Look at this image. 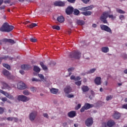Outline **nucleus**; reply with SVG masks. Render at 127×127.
<instances>
[{"instance_id": "4468645a", "label": "nucleus", "mask_w": 127, "mask_h": 127, "mask_svg": "<svg viewBox=\"0 0 127 127\" xmlns=\"http://www.w3.org/2000/svg\"><path fill=\"white\" fill-rule=\"evenodd\" d=\"M1 41L2 42H5V43H6V42H8L9 43H11V44H14V43H15V42H14V40L11 39L4 38V39H3L1 40Z\"/></svg>"}, {"instance_id": "774afa93", "label": "nucleus", "mask_w": 127, "mask_h": 127, "mask_svg": "<svg viewBox=\"0 0 127 127\" xmlns=\"http://www.w3.org/2000/svg\"><path fill=\"white\" fill-rule=\"evenodd\" d=\"M35 89H36L35 87H32L31 88V91H32L33 92H34V91H35Z\"/></svg>"}, {"instance_id": "79ce46f5", "label": "nucleus", "mask_w": 127, "mask_h": 127, "mask_svg": "<svg viewBox=\"0 0 127 127\" xmlns=\"http://www.w3.org/2000/svg\"><path fill=\"white\" fill-rule=\"evenodd\" d=\"M95 71H96V68H92L88 71V74H92V73H94Z\"/></svg>"}, {"instance_id": "bb28decb", "label": "nucleus", "mask_w": 127, "mask_h": 127, "mask_svg": "<svg viewBox=\"0 0 127 127\" xmlns=\"http://www.w3.org/2000/svg\"><path fill=\"white\" fill-rule=\"evenodd\" d=\"M101 51L103 52L104 53H108L109 52V47H103L101 49Z\"/></svg>"}, {"instance_id": "9d476101", "label": "nucleus", "mask_w": 127, "mask_h": 127, "mask_svg": "<svg viewBox=\"0 0 127 127\" xmlns=\"http://www.w3.org/2000/svg\"><path fill=\"white\" fill-rule=\"evenodd\" d=\"M17 88L19 90H24L26 89V85L22 81H20L17 84Z\"/></svg>"}, {"instance_id": "ddd939ff", "label": "nucleus", "mask_w": 127, "mask_h": 127, "mask_svg": "<svg viewBox=\"0 0 127 127\" xmlns=\"http://www.w3.org/2000/svg\"><path fill=\"white\" fill-rule=\"evenodd\" d=\"M2 73L4 76H6L8 79H11V74L7 70L4 69Z\"/></svg>"}, {"instance_id": "c9c22d12", "label": "nucleus", "mask_w": 127, "mask_h": 127, "mask_svg": "<svg viewBox=\"0 0 127 127\" xmlns=\"http://www.w3.org/2000/svg\"><path fill=\"white\" fill-rule=\"evenodd\" d=\"M79 13H80V11H79V10L77 9H75L74 10L73 14H74V15H79Z\"/></svg>"}, {"instance_id": "c756f323", "label": "nucleus", "mask_w": 127, "mask_h": 127, "mask_svg": "<svg viewBox=\"0 0 127 127\" xmlns=\"http://www.w3.org/2000/svg\"><path fill=\"white\" fill-rule=\"evenodd\" d=\"M34 71L37 73H39V72H40V68H39L38 66H34Z\"/></svg>"}, {"instance_id": "20e7f679", "label": "nucleus", "mask_w": 127, "mask_h": 127, "mask_svg": "<svg viewBox=\"0 0 127 127\" xmlns=\"http://www.w3.org/2000/svg\"><path fill=\"white\" fill-rule=\"evenodd\" d=\"M17 100L18 101H21V102H23L24 103H25L26 102H28V101L30 100V98L25 96V95H20L18 96Z\"/></svg>"}, {"instance_id": "dca6fc26", "label": "nucleus", "mask_w": 127, "mask_h": 127, "mask_svg": "<svg viewBox=\"0 0 127 127\" xmlns=\"http://www.w3.org/2000/svg\"><path fill=\"white\" fill-rule=\"evenodd\" d=\"M64 92L65 94H69L72 92V88L70 86H67L64 88Z\"/></svg>"}, {"instance_id": "49530a36", "label": "nucleus", "mask_w": 127, "mask_h": 127, "mask_svg": "<svg viewBox=\"0 0 127 127\" xmlns=\"http://www.w3.org/2000/svg\"><path fill=\"white\" fill-rule=\"evenodd\" d=\"M6 120L9 122H12V121H13V117H8Z\"/></svg>"}, {"instance_id": "f257e3e1", "label": "nucleus", "mask_w": 127, "mask_h": 127, "mask_svg": "<svg viewBox=\"0 0 127 127\" xmlns=\"http://www.w3.org/2000/svg\"><path fill=\"white\" fill-rule=\"evenodd\" d=\"M109 17L114 20V19H116V16H114L113 15H109L108 11L103 12L102 14L100 17V20L103 22V23H108V20L107 18Z\"/></svg>"}, {"instance_id": "1a4fd4ad", "label": "nucleus", "mask_w": 127, "mask_h": 127, "mask_svg": "<svg viewBox=\"0 0 127 127\" xmlns=\"http://www.w3.org/2000/svg\"><path fill=\"white\" fill-rule=\"evenodd\" d=\"M94 8V5H91L90 6L81 7L79 8V10H81V11H87L88 10H92Z\"/></svg>"}, {"instance_id": "cd10ccee", "label": "nucleus", "mask_w": 127, "mask_h": 127, "mask_svg": "<svg viewBox=\"0 0 127 127\" xmlns=\"http://www.w3.org/2000/svg\"><path fill=\"white\" fill-rule=\"evenodd\" d=\"M76 24L78 25H84V24H85V21L83 20H77L76 21Z\"/></svg>"}, {"instance_id": "f3484780", "label": "nucleus", "mask_w": 127, "mask_h": 127, "mask_svg": "<svg viewBox=\"0 0 127 127\" xmlns=\"http://www.w3.org/2000/svg\"><path fill=\"white\" fill-rule=\"evenodd\" d=\"M67 116L69 118H72L76 117V111H70L68 114Z\"/></svg>"}, {"instance_id": "680f3d73", "label": "nucleus", "mask_w": 127, "mask_h": 127, "mask_svg": "<svg viewBox=\"0 0 127 127\" xmlns=\"http://www.w3.org/2000/svg\"><path fill=\"white\" fill-rule=\"evenodd\" d=\"M68 123L67 122H64L63 124V126L64 127H67Z\"/></svg>"}, {"instance_id": "0e129e2a", "label": "nucleus", "mask_w": 127, "mask_h": 127, "mask_svg": "<svg viewBox=\"0 0 127 127\" xmlns=\"http://www.w3.org/2000/svg\"><path fill=\"white\" fill-rule=\"evenodd\" d=\"M5 8V5H2L0 6V10H1V9H4Z\"/></svg>"}, {"instance_id": "b1692460", "label": "nucleus", "mask_w": 127, "mask_h": 127, "mask_svg": "<svg viewBox=\"0 0 127 127\" xmlns=\"http://www.w3.org/2000/svg\"><path fill=\"white\" fill-rule=\"evenodd\" d=\"M59 91V90L57 88H52L50 89L51 93H52V94H54L55 95H57Z\"/></svg>"}, {"instance_id": "338daca9", "label": "nucleus", "mask_w": 127, "mask_h": 127, "mask_svg": "<svg viewBox=\"0 0 127 127\" xmlns=\"http://www.w3.org/2000/svg\"><path fill=\"white\" fill-rule=\"evenodd\" d=\"M19 73H20V74H21L22 75H24V71L23 70H19Z\"/></svg>"}, {"instance_id": "0eeeda50", "label": "nucleus", "mask_w": 127, "mask_h": 127, "mask_svg": "<svg viewBox=\"0 0 127 127\" xmlns=\"http://www.w3.org/2000/svg\"><path fill=\"white\" fill-rule=\"evenodd\" d=\"M94 123V121L93 120V118H89L86 120L85 122V126L86 127H91V126L93 125V124Z\"/></svg>"}, {"instance_id": "6ab92c4d", "label": "nucleus", "mask_w": 127, "mask_h": 127, "mask_svg": "<svg viewBox=\"0 0 127 127\" xmlns=\"http://www.w3.org/2000/svg\"><path fill=\"white\" fill-rule=\"evenodd\" d=\"M115 124L116 123H115V121H114V120H109L107 122V126L109 127H114V126H115Z\"/></svg>"}, {"instance_id": "7c9ffc66", "label": "nucleus", "mask_w": 127, "mask_h": 127, "mask_svg": "<svg viewBox=\"0 0 127 127\" xmlns=\"http://www.w3.org/2000/svg\"><path fill=\"white\" fill-rule=\"evenodd\" d=\"M38 76L41 79V81H46L44 78V75L42 74H38Z\"/></svg>"}, {"instance_id": "e2e57ef3", "label": "nucleus", "mask_w": 127, "mask_h": 127, "mask_svg": "<svg viewBox=\"0 0 127 127\" xmlns=\"http://www.w3.org/2000/svg\"><path fill=\"white\" fill-rule=\"evenodd\" d=\"M79 80H81V77H80V76H77L75 77V81H79Z\"/></svg>"}, {"instance_id": "f704fd0d", "label": "nucleus", "mask_w": 127, "mask_h": 127, "mask_svg": "<svg viewBox=\"0 0 127 127\" xmlns=\"http://www.w3.org/2000/svg\"><path fill=\"white\" fill-rule=\"evenodd\" d=\"M37 26V24L35 23H32L30 25H29V27L30 28H33V27H35Z\"/></svg>"}, {"instance_id": "4c0bfd02", "label": "nucleus", "mask_w": 127, "mask_h": 127, "mask_svg": "<svg viewBox=\"0 0 127 127\" xmlns=\"http://www.w3.org/2000/svg\"><path fill=\"white\" fill-rule=\"evenodd\" d=\"M53 29H56L57 30H60V26H53Z\"/></svg>"}, {"instance_id": "13d9d810", "label": "nucleus", "mask_w": 127, "mask_h": 127, "mask_svg": "<svg viewBox=\"0 0 127 127\" xmlns=\"http://www.w3.org/2000/svg\"><path fill=\"white\" fill-rule=\"evenodd\" d=\"M43 116H44V118H46L47 119H49L48 114H47V113H44L43 114Z\"/></svg>"}, {"instance_id": "7ed1b4c3", "label": "nucleus", "mask_w": 127, "mask_h": 127, "mask_svg": "<svg viewBox=\"0 0 127 127\" xmlns=\"http://www.w3.org/2000/svg\"><path fill=\"white\" fill-rule=\"evenodd\" d=\"M69 57L70 58H74V59H80V58H81V53L78 51H74L70 53Z\"/></svg>"}, {"instance_id": "a211bd4d", "label": "nucleus", "mask_w": 127, "mask_h": 127, "mask_svg": "<svg viewBox=\"0 0 127 127\" xmlns=\"http://www.w3.org/2000/svg\"><path fill=\"white\" fill-rule=\"evenodd\" d=\"M84 12H82L81 13L83 15H85V16H90V15H92L93 12L91 11H82Z\"/></svg>"}, {"instance_id": "aec40b11", "label": "nucleus", "mask_w": 127, "mask_h": 127, "mask_svg": "<svg viewBox=\"0 0 127 127\" xmlns=\"http://www.w3.org/2000/svg\"><path fill=\"white\" fill-rule=\"evenodd\" d=\"M114 119L116 120H119V118H121V114L118 112H115L114 115H113Z\"/></svg>"}, {"instance_id": "6e6d98bb", "label": "nucleus", "mask_w": 127, "mask_h": 127, "mask_svg": "<svg viewBox=\"0 0 127 127\" xmlns=\"http://www.w3.org/2000/svg\"><path fill=\"white\" fill-rule=\"evenodd\" d=\"M82 1H83V2H84V3L87 4L88 3V2H89V1H90V0H81Z\"/></svg>"}, {"instance_id": "052dcab7", "label": "nucleus", "mask_w": 127, "mask_h": 127, "mask_svg": "<svg viewBox=\"0 0 127 127\" xmlns=\"http://www.w3.org/2000/svg\"><path fill=\"white\" fill-rule=\"evenodd\" d=\"M75 79H76V77H75L74 75H71L70 76V79L71 80H75Z\"/></svg>"}, {"instance_id": "2f4dec72", "label": "nucleus", "mask_w": 127, "mask_h": 127, "mask_svg": "<svg viewBox=\"0 0 127 127\" xmlns=\"http://www.w3.org/2000/svg\"><path fill=\"white\" fill-rule=\"evenodd\" d=\"M3 67H4L7 70H10V65L6 64H3Z\"/></svg>"}, {"instance_id": "ea45409f", "label": "nucleus", "mask_w": 127, "mask_h": 127, "mask_svg": "<svg viewBox=\"0 0 127 127\" xmlns=\"http://www.w3.org/2000/svg\"><path fill=\"white\" fill-rule=\"evenodd\" d=\"M32 82H41L40 79H38L37 78H32Z\"/></svg>"}, {"instance_id": "72a5a7b5", "label": "nucleus", "mask_w": 127, "mask_h": 127, "mask_svg": "<svg viewBox=\"0 0 127 127\" xmlns=\"http://www.w3.org/2000/svg\"><path fill=\"white\" fill-rule=\"evenodd\" d=\"M23 94L25 95V96H29V95H30V92L27 90H25L23 91Z\"/></svg>"}, {"instance_id": "c03bdc74", "label": "nucleus", "mask_w": 127, "mask_h": 127, "mask_svg": "<svg viewBox=\"0 0 127 127\" xmlns=\"http://www.w3.org/2000/svg\"><path fill=\"white\" fill-rule=\"evenodd\" d=\"M4 113V109L2 107H0V114L2 115Z\"/></svg>"}, {"instance_id": "5701e85b", "label": "nucleus", "mask_w": 127, "mask_h": 127, "mask_svg": "<svg viewBox=\"0 0 127 127\" xmlns=\"http://www.w3.org/2000/svg\"><path fill=\"white\" fill-rule=\"evenodd\" d=\"M21 68L23 70H29V68H30V65L28 64H22L21 66Z\"/></svg>"}, {"instance_id": "4d7b16f0", "label": "nucleus", "mask_w": 127, "mask_h": 127, "mask_svg": "<svg viewBox=\"0 0 127 127\" xmlns=\"http://www.w3.org/2000/svg\"><path fill=\"white\" fill-rule=\"evenodd\" d=\"M1 101H2V102H6L7 101V98L5 97H3L1 98Z\"/></svg>"}, {"instance_id": "58836bf2", "label": "nucleus", "mask_w": 127, "mask_h": 127, "mask_svg": "<svg viewBox=\"0 0 127 127\" xmlns=\"http://www.w3.org/2000/svg\"><path fill=\"white\" fill-rule=\"evenodd\" d=\"M1 58L2 59V60H4L5 61L8 59V56H3Z\"/></svg>"}, {"instance_id": "09e8293b", "label": "nucleus", "mask_w": 127, "mask_h": 127, "mask_svg": "<svg viewBox=\"0 0 127 127\" xmlns=\"http://www.w3.org/2000/svg\"><path fill=\"white\" fill-rule=\"evenodd\" d=\"M119 18L121 20H124V19H125V16L124 15H121L119 16Z\"/></svg>"}, {"instance_id": "393cba45", "label": "nucleus", "mask_w": 127, "mask_h": 127, "mask_svg": "<svg viewBox=\"0 0 127 127\" xmlns=\"http://www.w3.org/2000/svg\"><path fill=\"white\" fill-rule=\"evenodd\" d=\"M57 20L59 22H60V23H62L65 21V19L63 16H60L57 18Z\"/></svg>"}, {"instance_id": "39448f33", "label": "nucleus", "mask_w": 127, "mask_h": 127, "mask_svg": "<svg viewBox=\"0 0 127 127\" xmlns=\"http://www.w3.org/2000/svg\"><path fill=\"white\" fill-rule=\"evenodd\" d=\"M100 28L101 30H104V31H106V32H109L111 34L113 33L111 28L106 25H100Z\"/></svg>"}, {"instance_id": "5fc2aeb1", "label": "nucleus", "mask_w": 127, "mask_h": 127, "mask_svg": "<svg viewBox=\"0 0 127 127\" xmlns=\"http://www.w3.org/2000/svg\"><path fill=\"white\" fill-rule=\"evenodd\" d=\"M67 1H68V2H70V3H74L76 0H67Z\"/></svg>"}, {"instance_id": "3c124183", "label": "nucleus", "mask_w": 127, "mask_h": 127, "mask_svg": "<svg viewBox=\"0 0 127 127\" xmlns=\"http://www.w3.org/2000/svg\"><path fill=\"white\" fill-rule=\"evenodd\" d=\"M13 121H14V123H17L18 122V119L13 117Z\"/></svg>"}, {"instance_id": "412c9836", "label": "nucleus", "mask_w": 127, "mask_h": 127, "mask_svg": "<svg viewBox=\"0 0 127 127\" xmlns=\"http://www.w3.org/2000/svg\"><path fill=\"white\" fill-rule=\"evenodd\" d=\"M81 90L84 93H86V92H89V87L88 86L83 85L81 87Z\"/></svg>"}, {"instance_id": "4be33fe9", "label": "nucleus", "mask_w": 127, "mask_h": 127, "mask_svg": "<svg viewBox=\"0 0 127 127\" xmlns=\"http://www.w3.org/2000/svg\"><path fill=\"white\" fill-rule=\"evenodd\" d=\"M1 85H2V89H10V87L9 86L8 84H7L5 82H2Z\"/></svg>"}, {"instance_id": "c85d7f7f", "label": "nucleus", "mask_w": 127, "mask_h": 127, "mask_svg": "<svg viewBox=\"0 0 127 127\" xmlns=\"http://www.w3.org/2000/svg\"><path fill=\"white\" fill-rule=\"evenodd\" d=\"M40 65H41V66L43 70H48V68L46 66V65L44 64L43 62H41L40 64Z\"/></svg>"}, {"instance_id": "a19ab883", "label": "nucleus", "mask_w": 127, "mask_h": 127, "mask_svg": "<svg viewBox=\"0 0 127 127\" xmlns=\"http://www.w3.org/2000/svg\"><path fill=\"white\" fill-rule=\"evenodd\" d=\"M30 41H31V42L35 43L37 41V39H36L34 38H31L30 39Z\"/></svg>"}, {"instance_id": "a878e982", "label": "nucleus", "mask_w": 127, "mask_h": 127, "mask_svg": "<svg viewBox=\"0 0 127 127\" xmlns=\"http://www.w3.org/2000/svg\"><path fill=\"white\" fill-rule=\"evenodd\" d=\"M84 106L86 110H89V109H91V108H93V105L92 104H90V103H85Z\"/></svg>"}, {"instance_id": "473e14b6", "label": "nucleus", "mask_w": 127, "mask_h": 127, "mask_svg": "<svg viewBox=\"0 0 127 127\" xmlns=\"http://www.w3.org/2000/svg\"><path fill=\"white\" fill-rule=\"evenodd\" d=\"M116 11L118 12V13L124 14L126 13V12L121 9L117 8Z\"/></svg>"}, {"instance_id": "864d4df0", "label": "nucleus", "mask_w": 127, "mask_h": 127, "mask_svg": "<svg viewBox=\"0 0 127 127\" xmlns=\"http://www.w3.org/2000/svg\"><path fill=\"white\" fill-rule=\"evenodd\" d=\"M67 98H74V95H73V94H68L67 95Z\"/></svg>"}, {"instance_id": "6e6552de", "label": "nucleus", "mask_w": 127, "mask_h": 127, "mask_svg": "<svg viewBox=\"0 0 127 127\" xmlns=\"http://www.w3.org/2000/svg\"><path fill=\"white\" fill-rule=\"evenodd\" d=\"M36 117H37V112H33L29 115V118L31 122H33V121L35 120Z\"/></svg>"}, {"instance_id": "e433bc0d", "label": "nucleus", "mask_w": 127, "mask_h": 127, "mask_svg": "<svg viewBox=\"0 0 127 127\" xmlns=\"http://www.w3.org/2000/svg\"><path fill=\"white\" fill-rule=\"evenodd\" d=\"M113 96L112 95H109L106 97V101H110L113 99Z\"/></svg>"}, {"instance_id": "bf43d9fd", "label": "nucleus", "mask_w": 127, "mask_h": 127, "mask_svg": "<svg viewBox=\"0 0 127 127\" xmlns=\"http://www.w3.org/2000/svg\"><path fill=\"white\" fill-rule=\"evenodd\" d=\"M107 126H108V123H102V127H107Z\"/></svg>"}, {"instance_id": "f03ea898", "label": "nucleus", "mask_w": 127, "mask_h": 127, "mask_svg": "<svg viewBox=\"0 0 127 127\" xmlns=\"http://www.w3.org/2000/svg\"><path fill=\"white\" fill-rule=\"evenodd\" d=\"M13 28H14V27L12 25H9L8 23H4L0 28V31L1 32H10Z\"/></svg>"}, {"instance_id": "69168bd1", "label": "nucleus", "mask_w": 127, "mask_h": 127, "mask_svg": "<svg viewBox=\"0 0 127 127\" xmlns=\"http://www.w3.org/2000/svg\"><path fill=\"white\" fill-rule=\"evenodd\" d=\"M4 3H10V0H6L4 1Z\"/></svg>"}, {"instance_id": "de8ad7c7", "label": "nucleus", "mask_w": 127, "mask_h": 127, "mask_svg": "<svg viewBox=\"0 0 127 127\" xmlns=\"http://www.w3.org/2000/svg\"><path fill=\"white\" fill-rule=\"evenodd\" d=\"M68 72H71L72 71H74V70H75V68L74 67H69V68H68Z\"/></svg>"}, {"instance_id": "423d86ee", "label": "nucleus", "mask_w": 127, "mask_h": 127, "mask_svg": "<svg viewBox=\"0 0 127 127\" xmlns=\"http://www.w3.org/2000/svg\"><path fill=\"white\" fill-rule=\"evenodd\" d=\"M0 93L4 95V96H5V97L7 98H9V100H14V97H13V96L9 94L8 93L5 91H3L2 90L0 89Z\"/></svg>"}, {"instance_id": "9b49d317", "label": "nucleus", "mask_w": 127, "mask_h": 127, "mask_svg": "<svg viewBox=\"0 0 127 127\" xmlns=\"http://www.w3.org/2000/svg\"><path fill=\"white\" fill-rule=\"evenodd\" d=\"M73 11H74V8L70 6H68L65 9V12L68 15L72 14Z\"/></svg>"}, {"instance_id": "8fccbe9b", "label": "nucleus", "mask_w": 127, "mask_h": 127, "mask_svg": "<svg viewBox=\"0 0 127 127\" xmlns=\"http://www.w3.org/2000/svg\"><path fill=\"white\" fill-rule=\"evenodd\" d=\"M81 108V104H79L77 105V106L75 107V110H79Z\"/></svg>"}, {"instance_id": "a18cd8bd", "label": "nucleus", "mask_w": 127, "mask_h": 127, "mask_svg": "<svg viewBox=\"0 0 127 127\" xmlns=\"http://www.w3.org/2000/svg\"><path fill=\"white\" fill-rule=\"evenodd\" d=\"M75 85H77V86H81V84H82L81 81H78L77 82H75Z\"/></svg>"}, {"instance_id": "603ef678", "label": "nucleus", "mask_w": 127, "mask_h": 127, "mask_svg": "<svg viewBox=\"0 0 127 127\" xmlns=\"http://www.w3.org/2000/svg\"><path fill=\"white\" fill-rule=\"evenodd\" d=\"M122 108L123 109H125V110H127V103L126 104H124L122 106Z\"/></svg>"}, {"instance_id": "f8f14e48", "label": "nucleus", "mask_w": 127, "mask_h": 127, "mask_svg": "<svg viewBox=\"0 0 127 127\" xmlns=\"http://www.w3.org/2000/svg\"><path fill=\"white\" fill-rule=\"evenodd\" d=\"M55 6H64L65 3L62 1H56L54 2Z\"/></svg>"}, {"instance_id": "37998d69", "label": "nucleus", "mask_w": 127, "mask_h": 127, "mask_svg": "<svg viewBox=\"0 0 127 127\" xmlns=\"http://www.w3.org/2000/svg\"><path fill=\"white\" fill-rule=\"evenodd\" d=\"M87 110V109H86L85 107L84 106H83L80 109V112L81 113H84V112H85V111Z\"/></svg>"}, {"instance_id": "2eb2a0df", "label": "nucleus", "mask_w": 127, "mask_h": 127, "mask_svg": "<svg viewBox=\"0 0 127 127\" xmlns=\"http://www.w3.org/2000/svg\"><path fill=\"white\" fill-rule=\"evenodd\" d=\"M102 78L101 77L97 76L94 80V82L96 85H101L102 84Z\"/></svg>"}]
</instances>
